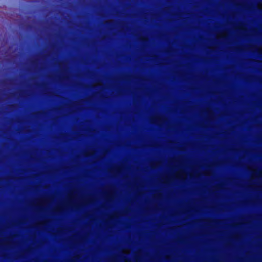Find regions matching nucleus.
Segmentation results:
<instances>
[{"label": "nucleus", "instance_id": "2", "mask_svg": "<svg viewBox=\"0 0 262 262\" xmlns=\"http://www.w3.org/2000/svg\"><path fill=\"white\" fill-rule=\"evenodd\" d=\"M262 175V172L261 171H255L254 170L252 173V177H260Z\"/></svg>", "mask_w": 262, "mask_h": 262}, {"label": "nucleus", "instance_id": "3", "mask_svg": "<svg viewBox=\"0 0 262 262\" xmlns=\"http://www.w3.org/2000/svg\"><path fill=\"white\" fill-rule=\"evenodd\" d=\"M257 7L259 9H262V3H259L257 5Z\"/></svg>", "mask_w": 262, "mask_h": 262}, {"label": "nucleus", "instance_id": "4", "mask_svg": "<svg viewBox=\"0 0 262 262\" xmlns=\"http://www.w3.org/2000/svg\"><path fill=\"white\" fill-rule=\"evenodd\" d=\"M258 52H259V53H262V48H259L258 49Z\"/></svg>", "mask_w": 262, "mask_h": 262}, {"label": "nucleus", "instance_id": "1", "mask_svg": "<svg viewBox=\"0 0 262 262\" xmlns=\"http://www.w3.org/2000/svg\"><path fill=\"white\" fill-rule=\"evenodd\" d=\"M175 176L177 178L182 179H185L186 178V172L182 170L177 171L175 173Z\"/></svg>", "mask_w": 262, "mask_h": 262}]
</instances>
